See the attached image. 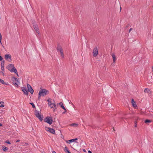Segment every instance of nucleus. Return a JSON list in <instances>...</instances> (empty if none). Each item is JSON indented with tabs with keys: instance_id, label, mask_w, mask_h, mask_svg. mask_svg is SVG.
Masks as SVG:
<instances>
[{
	"instance_id": "nucleus-44",
	"label": "nucleus",
	"mask_w": 153,
	"mask_h": 153,
	"mask_svg": "<svg viewBox=\"0 0 153 153\" xmlns=\"http://www.w3.org/2000/svg\"><path fill=\"white\" fill-rule=\"evenodd\" d=\"M121 7H120V9H121Z\"/></svg>"
},
{
	"instance_id": "nucleus-3",
	"label": "nucleus",
	"mask_w": 153,
	"mask_h": 153,
	"mask_svg": "<svg viewBox=\"0 0 153 153\" xmlns=\"http://www.w3.org/2000/svg\"><path fill=\"white\" fill-rule=\"evenodd\" d=\"M44 121L50 125H51L53 122V120H52V117H47L44 119Z\"/></svg>"
},
{
	"instance_id": "nucleus-25",
	"label": "nucleus",
	"mask_w": 153,
	"mask_h": 153,
	"mask_svg": "<svg viewBox=\"0 0 153 153\" xmlns=\"http://www.w3.org/2000/svg\"><path fill=\"white\" fill-rule=\"evenodd\" d=\"M137 122L136 120H135L134 121V127H137Z\"/></svg>"
},
{
	"instance_id": "nucleus-7",
	"label": "nucleus",
	"mask_w": 153,
	"mask_h": 153,
	"mask_svg": "<svg viewBox=\"0 0 153 153\" xmlns=\"http://www.w3.org/2000/svg\"><path fill=\"white\" fill-rule=\"evenodd\" d=\"M27 86L28 89V91L31 93V94H33L34 91L32 89L31 86L28 84H27Z\"/></svg>"
},
{
	"instance_id": "nucleus-10",
	"label": "nucleus",
	"mask_w": 153,
	"mask_h": 153,
	"mask_svg": "<svg viewBox=\"0 0 153 153\" xmlns=\"http://www.w3.org/2000/svg\"><path fill=\"white\" fill-rule=\"evenodd\" d=\"M77 140V138H76L75 139H72L70 140H66L65 141V142L68 143H71L73 142H74L76 140Z\"/></svg>"
},
{
	"instance_id": "nucleus-42",
	"label": "nucleus",
	"mask_w": 153,
	"mask_h": 153,
	"mask_svg": "<svg viewBox=\"0 0 153 153\" xmlns=\"http://www.w3.org/2000/svg\"><path fill=\"white\" fill-rule=\"evenodd\" d=\"M2 126V124L1 123H0V126Z\"/></svg>"
},
{
	"instance_id": "nucleus-14",
	"label": "nucleus",
	"mask_w": 153,
	"mask_h": 153,
	"mask_svg": "<svg viewBox=\"0 0 153 153\" xmlns=\"http://www.w3.org/2000/svg\"><path fill=\"white\" fill-rule=\"evenodd\" d=\"M57 51L58 52H59L60 53L63 52L62 49L60 46H58L57 48Z\"/></svg>"
},
{
	"instance_id": "nucleus-9",
	"label": "nucleus",
	"mask_w": 153,
	"mask_h": 153,
	"mask_svg": "<svg viewBox=\"0 0 153 153\" xmlns=\"http://www.w3.org/2000/svg\"><path fill=\"white\" fill-rule=\"evenodd\" d=\"M22 90L25 95H27L28 94V91L25 87H22Z\"/></svg>"
},
{
	"instance_id": "nucleus-40",
	"label": "nucleus",
	"mask_w": 153,
	"mask_h": 153,
	"mask_svg": "<svg viewBox=\"0 0 153 153\" xmlns=\"http://www.w3.org/2000/svg\"><path fill=\"white\" fill-rule=\"evenodd\" d=\"M129 26V25H127L126 27V28H128Z\"/></svg>"
},
{
	"instance_id": "nucleus-6",
	"label": "nucleus",
	"mask_w": 153,
	"mask_h": 153,
	"mask_svg": "<svg viewBox=\"0 0 153 153\" xmlns=\"http://www.w3.org/2000/svg\"><path fill=\"white\" fill-rule=\"evenodd\" d=\"M98 50L97 47H95L93 51V54L94 57L96 56L98 54Z\"/></svg>"
},
{
	"instance_id": "nucleus-12",
	"label": "nucleus",
	"mask_w": 153,
	"mask_h": 153,
	"mask_svg": "<svg viewBox=\"0 0 153 153\" xmlns=\"http://www.w3.org/2000/svg\"><path fill=\"white\" fill-rule=\"evenodd\" d=\"M111 56L113 58V61L114 62H115L116 60V57L114 53L111 54Z\"/></svg>"
},
{
	"instance_id": "nucleus-8",
	"label": "nucleus",
	"mask_w": 153,
	"mask_h": 153,
	"mask_svg": "<svg viewBox=\"0 0 153 153\" xmlns=\"http://www.w3.org/2000/svg\"><path fill=\"white\" fill-rule=\"evenodd\" d=\"M33 27L36 32L39 34V30L38 27L37 25L36 24L33 25Z\"/></svg>"
},
{
	"instance_id": "nucleus-37",
	"label": "nucleus",
	"mask_w": 153,
	"mask_h": 153,
	"mask_svg": "<svg viewBox=\"0 0 153 153\" xmlns=\"http://www.w3.org/2000/svg\"><path fill=\"white\" fill-rule=\"evenodd\" d=\"M4 60H3V62H1V65H4L3 63H4Z\"/></svg>"
},
{
	"instance_id": "nucleus-15",
	"label": "nucleus",
	"mask_w": 153,
	"mask_h": 153,
	"mask_svg": "<svg viewBox=\"0 0 153 153\" xmlns=\"http://www.w3.org/2000/svg\"><path fill=\"white\" fill-rule=\"evenodd\" d=\"M12 80L13 82H15L17 83H19V82L17 78L15 77H13Z\"/></svg>"
},
{
	"instance_id": "nucleus-2",
	"label": "nucleus",
	"mask_w": 153,
	"mask_h": 153,
	"mask_svg": "<svg viewBox=\"0 0 153 153\" xmlns=\"http://www.w3.org/2000/svg\"><path fill=\"white\" fill-rule=\"evenodd\" d=\"M7 68L10 71L14 72L17 76H18L17 71L16 68L14 67L13 64H10L7 67Z\"/></svg>"
},
{
	"instance_id": "nucleus-16",
	"label": "nucleus",
	"mask_w": 153,
	"mask_h": 153,
	"mask_svg": "<svg viewBox=\"0 0 153 153\" xmlns=\"http://www.w3.org/2000/svg\"><path fill=\"white\" fill-rule=\"evenodd\" d=\"M49 132L53 134H55V130L52 128H50Z\"/></svg>"
},
{
	"instance_id": "nucleus-27",
	"label": "nucleus",
	"mask_w": 153,
	"mask_h": 153,
	"mask_svg": "<svg viewBox=\"0 0 153 153\" xmlns=\"http://www.w3.org/2000/svg\"><path fill=\"white\" fill-rule=\"evenodd\" d=\"M50 128H49V127H46L45 128V129L46 131H49V130H50Z\"/></svg>"
},
{
	"instance_id": "nucleus-19",
	"label": "nucleus",
	"mask_w": 153,
	"mask_h": 153,
	"mask_svg": "<svg viewBox=\"0 0 153 153\" xmlns=\"http://www.w3.org/2000/svg\"><path fill=\"white\" fill-rule=\"evenodd\" d=\"M64 150V151L66 153H71L68 150V148L67 147H65Z\"/></svg>"
},
{
	"instance_id": "nucleus-5",
	"label": "nucleus",
	"mask_w": 153,
	"mask_h": 153,
	"mask_svg": "<svg viewBox=\"0 0 153 153\" xmlns=\"http://www.w3.org/2000/svg\"><path fill=\"white\" fill-rule=\"evenodd\" d=\"M4 58L5 60L9 62H11L12 61L11 56L9 54H6L4 55Z\"/></svg>"
},
{
	"instance_id": "nucleus-43",
	"label": "nucleus",
	"mask_w": 153,
	"mask_h": 153,
	"mask_svg": "<svg viewBox=\"0 0 153 153\" xmlns=\"http://www.w3.org/2000/svg\"><path fill=\"white\" fill-rule=\"evenodd\" d=\"M52 153H56V152H55V151H53L52 152Z\"/></svg>"
},
{
	"instance_id": "nucleus-41",
	"label": "nucleus",
	"mask_w": 153,
	"mask_h": 153,
	"mask_svg": "<svg viewBox=\"0 0 153 153\" xmlns=\"http://www.w3.org/2000/svg\"><path fill=\"white\" fill-rule=\"evenodd\" d=\"M20 141V140H17L16 141V142H19Z\"/></svg>"
},
{
	"instance_id": "nucleus-28",
	"label": "nucleus",
	"mask_w": 153,
	"mask_h": 153,
	"mask_svg": "<svg viewBox=\"0 0 153 153\" xmlns=\"http://www.w3.org/2000/svg\"><path fill=\"white\" fill-rule=\"evenodd\" d=\"M61 54V55L62 58H63L64 57V54L63 53V52L60 53Z\"/></svg>"
},
{
	"instance_id": "nucleus-36",
	"label": "nucleus",
	"mask_w": 153,
	"mask_h": 153,
	"mask_svg": "<svg viewBox=\"0 0 153 153\" xmlns=\"http://www.w3.org/2000/svg\"><path fill=\"white\" fill-rule=\"evenodd\" d=\"M132 30V28H131L129 30V33H130V32L131 31V30Z\"/></svg>"
},
{
	"instance_id": "nucleus-11",
	"label": "nucleus",
	"mask_w": 153,
	"mask_h": 153,
	"mask_svg": "<svg viewBox=\"0 0 153 153\" xmlns=\"http://www.w3.org/2000/svg\"><path fill=\"white\" fill-rule=\"evenodd\" d=\"M131 103L133 107L135 108H137V106L136 104V102L133 99H131Z\"/></svg>"
},
{
	"instance_id": "nucleus-34",
	"label": "nucleus",
	"mask_w": 153,
	"mask_h": 153,
	"mask_svg": "<svg viewBox=\"0 0 153 153\" xmlns=\"http://www.w3.org/2000/svg\"><path fill=\"white\" fill-rule=\"evenodd\" d=\"M65 111L63 112V114H64L65 113L67 112V110L65 109H64Z\"/></svg>"
},
{
	"instance_id": "nucleus-24",
	"label": "nucleus",
	"mask_w": 153,
	"mask_h": 153,
	"mask_svg": "<svg viewBox=\"0 0 153 153\" xmlns=\"http://www.w3.org/2000/svg\"><path fill=\"white\" fill-rule=\"evenodd\" d=\"M51 99L50 98L48 99V100L47 101L48 102V105H50V104L52 103V102H51Z\"/></svg>"
},
{
	"instance_id": "nucleus-21",
	"label": "nucleus",
	"mask_w": 153,
	"mask_h": 153,
	"mask_svg": "<svg viewBox=\"0 0 153 153\" xmlns=\"http://www.w3.org/2000/svg\"><path fill=\"white\" fill-rule=\"evenodd\" d=\"M0 104L1 105H0V107H3L4 106V102L3 101H1L0 102Z\"/></svg>"
},
{
	"instance_id": "nucleus-30",
	"label": "nucleus",
	"mask_w": 153,
	"mask_h": 153,
	"mask_svg": "<svg viewBox=\"0 0 153 153\" xmlns=\"http://www.w3.org/2000/svg\"><path fill=\"white\" fill-rule=\"evenodd\" d=\"M61 107L64 110L65 109V107L63 106V105H61Z\"/></svg>"
},
{
	"instance_id": "nucleus-18",
	"label": "nucleus",
	"mask_w": 153,
	"mask_h": 153,
	"mask_svg": "<svg viewBox=\"0 0 153 153\" xmlns=\"http://www.w3.org/2000/svg\"><path fill=\"white\" fill-rule=\"evenodd\" d=\"M70 126L74 127H77L78 126V125L77 124L74 123L71 124Z\"/></svg>"
},
{
	"instance_id": "nucleus-22",
	"label": "nucleus",
	"mask_w": 153,
	"mask_h": 153,
	"mask_svg": "<svg viewBox=\"0 0 153 153\" xmlns=\"http://www.w3.org/2000/svg\"><path fill=\"white\" fill-rule=\"evenodd\" d=\"M144 91L145 92L147 93H149L150 92V90L148 88H145Z\"/></svg>"
},
{
	"instance_id": "nucleus-20",
	"label": "nucleus",
	"mask_w": 153,
	"mask_h": 153,
	"mask_svg": "<svg viewBox=\"0 0 153 153\" xmlns=\"http://www.w3.org/2000/svg\"><path fill=\"white\" fill-rule=\"evenodd\" d=\"M1 69L2 71L0 72V73H3V75H4V73L3 72H4V65H2L1 67Z\"/></svg>"
},
{
	"instance_id": "nucleus-32",
	"label": "nucleus",
	"mask_w": 153,
	"mask_h": 153,
	"mask_svg": "<svg viewBox=\"0 0 153 153\" xmlns=\"http://www.w3.org/2000/svg\"><path fill=\"white\" fill-rule=\"evenodd\" d=\"M6 143H7L8 144H10V142H9V141L8 140H7L6 141Z\"/></svg>"
},
{
	"instance_id": "nucleus-23",
	"label": "nucleus",
	"mask_w": 153,
	"mask_h": 153,
	"mask_svg": "<svg viewBox=\"0 0 153 153\" xmlns=\"http://www.w3.org/2000/svg\"><path fill=\"white\" fill-rule=\"evenodd\" d=\"M0 82H1V83H2V84H5L6 85H8V84L5 83L4 82V81L3 80L1 79L0 78Z\"/></svg>"
},
{
	"instance_id": "nucleus-29",
	"label": "nucleus",
	"mask_w": 153,
	"mask_h": 153,
	"mask_svg": "<svg viewBox=\"0 0 153 153\" xmlns=\"http://www.w3.org/2000/svg\"><path fill=\"white\" fill-rule=\"evenodd\" d=\"M30 104L32 105L33 108H35V105H34L33 103H30Z\"/></svg>"
},
{
	"instance_id": "nucleus-26",
	"label": "nucleus",
	"mask_w": 153,
	"mask_h": 153,
	"mask_svg": "<svg viewBox=\"0 0 153 153\" xmlns=\"http://www.w3.org/2000/svg\"><path fill=\"white\" fill-rule=\"evenodd\" d=\"M151 122V121L149 120H146L145 122V123H149Z\"/></svg>"
},
{
	"instance_id": "nucleus-35",
	"label": "nucleus",
	"mask_w": 153,
	"mask_h": 153,
	"mask_svg": "<svg viewBox=\"0 0 153 153\" xmlns=\"http://www.w3.org/2000/svg\"><path fill=\"white\" fill-rule=\"evenodd\" d=\"M54 108L53 109V111L54 112L55 111L56 109V107H54L53 108Z\"/></svg>"
},
{
	"instance_id": "nucleus-17",
	"label": "nucleus",
	"mask_w": 153,
	"mask_h": 153,
	"mask_svg": "<svg viewBox=\"0 0 153 153\" xmlns=\"http://www.w3.org/2000/svg\"><path fill=\"white\" fill-rule=\"evenodd\" d=\"M2 149L4 151H7L8 149L5 146L3 145L2 146Z\"/></svg>"
},
{
	"instance_id": "nucleus-38",
	"label": "nucleus",
	"mask_w": 153,
	"mask_h": 153,
	"mask_svg": "<svg viewBox=\"0 0 153 153\" xmlns=\"http://www.w3.org/2000/svg\"><path fill=\"white\" fill-rule=\"evenodd\" d=\"M2 39V38H0V43L1 45H2V43L1 42V40Z\"/></svg>"
},
{
	"instance_id": "nucleus-4",
	"label": "nucleus",
	"mask_w": 153,
	"mask_h": 153,
	"mask_svg": "<svg viewBox=\"0 0 153 153\" xmlns=\"http://www.w3.org/2000/svg\"><path fill=\"white\" fill-rule=\"evenodd\" d=\"M35 114L36 117H37L40 121H42V120L43 119V116L41 114L39 111L36 110L35 111Z\"/></svg>"
},
{
	"instance_id": "nucleus-1",
	"label": "nucleus",
	"mask_w": 153,
	"mask_h": 153,
	"mask_svg": "<svg viewBox=\"0 0 153 153\" xmlns=\"http://www.w3.org/2000/svg\"><path fill=\"white\" fill-rule=\"evenodd\" d=\"M49 93L48 91L45 89H41L39 93L38 99L39 100L40 99L41 96H44L48 94Z\"/></svg>"
},
{
	"instance_id": "nucleus-13",
	"label": "nucleus",
	"mask_w": 153,
	"mask_h": 153,
	"mask_svg": "<svg viewBox=\"0 0 153 153\" xmlns=\"http://www.w3.org/2000/svg\"><path fill=\"white\" fill-rule=\"evenodd\" d=\"M51 108H53L54 107H56V105L55 103H52L49 105Z\"/></svg>"
},
{
	"instance_id": "nucleus-39",
	"label": "nucleus",
	"mask_w": 153,
	"mask_h": 153,
	"mask_svg": "<svg viewBox=\"0 0 153 153\" xmlns=\"http://www.w3.org/2000/svg\"><path fill=\"white\" fill-rule=\"evenodd\" d=\"M88 153H92L90 151H88Z\"/></svg>"
},
{
	"instance_id": "nucleus-31",
	"label": "nucleus",
	"mask_w": 153,
	"mask_h": 153,
	"mask_svg": "<svg viewBox=\"0 0 153 153\" xmlns=\"http://www.w3.org/2000/svg\"><path fill=\"white\" fill-rule=\"evenodd\" d=\"M17 83V82H14L13 83V84L14 85H17V86H18V83Z\"/></svg>"
},
{
	"instance_id": "nucleus-33",
	"label": "nucleus",
	"mask_w": 153,
	"mask_h": 153,
	"mask_svg": "<svg viewBox=\"0 0 153 153\" xmlns=\"http://www.w3.org/2000/svg\"><path fill=\"white\" fill-rule=\"evenodd\" d=\"M58 104L59 105H63V103L62 102H60L59 103L57 104V105H58Z\"/></svg>"
}]
</instances>
